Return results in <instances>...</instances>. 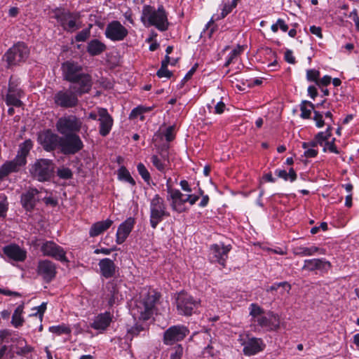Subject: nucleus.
I'll use <instances>...</instances> for the list:
<instances>
[{"label": "nucleus", "instance_id": "52", "mask_svg": "<svg viewBox=\"0 0 359 359\" xmlns=\"http://www.w3.org/2000/svg\"><path fill=\"white\" fill-rule=\"evenodd\" d=\"M90 32L89 29H83L80 31L75 36V40L77 42H83L87 40V39L90 36Z\"/></svg>", "mask_w": 359, "mask_h": 359}, {"label": "nucleus", "instance_id": "60", "mask_svg": "<svg viewBox=\"0 0 359 359\" xmlns=\"http://www.w3.org/2000/svg\"><path fill=\"white\" fill-rule=\"evenodd\" d=\"M46 302H43L40 306L34 307L32 310H37V313H39V319L40 323H42L43 314L46 310Z\"/></svg>", "mask_w": 359, "mask_h": 359}, {"label": "nucleus", "instance_id": "20", "mask_svg": "<svg viewBox=\"0 0 359 359\" xmlns=\"http://www.w3.org/2000/svg\"><path fill=\"white\" fill-rule=\"evenodd\" d=\"M255 323L259 327L269 332L276 331L280 327L279 316L272 311H269L267 316L263 315L259 318L256 319Z\"/></svg>", "mask_w": 359, "mask_h": 359}, {"label": "nucleus", "instance_id": "49", "mask_svg": "<svg viewBox=\"0 0 359 359\" xmlns=\"http://www.w3.org/2000/svg\"><path fill=\"white\" fill-rule=\"evenodd\" d=\"M283 287L287 291L291 289V285L286 281L280 283H275L266 289V292H273L277 290L279 287Z\"/></svg>", "mask_w": 359, "mask_h": 359}, {"label": "nucleus", "instance_id": "23", "mask_svg": "<svg viewBox=\"0 0 359 359\" xmlns=\"http://www.w3.org/2000/svg\"><path fill=\"white\" fill-rule=\"evenodd\" d=\"M98 116H100L97 119L100 122L99 133L101 136L106 137L111 130L114 120L105 108L98 109Z\"/></svg>", "mask_w": 359, "mask_h": 359}, {"label": "nucleus", "instance_id": "28", "mask_svg": "<svg viewBox=\"0 0 359 359\" xmlns=\"http://www.w3.org/2000/svg\"><path fill=\"white\" fill-rule=\"evenodd\" d=\"M113 314L109 311L99 313L94 318L93 323H90V327L100 332H104L113 321Z\"/></svg>", "mask_w": 359, "mask_h": 359}, {"label": "nucleus", "instance_id": "55", "mask_svg": "<svg viewBox=\"0 0 359 359\" xmlns=\"http://www.w3.org/2000/svg\"><path fill=\"white\" fill-rule=\"evenodd\" d=\"M183 355V347L178 344L173 348V352L170 355V359H182Z\"/></svg>", "mask_w": 359, "mask_h": 359}, {"label": "nucleus", "instance_id": "3", "mask_svg": "<svg viewBox=\"0 0 359 359\" xmlns=\"http://www.w3.org/2000/svg\"><path fill=\"white\" fill-rule=\"evenodd\" d=\"M53 18L57 20L60 26L62 27V29L67 32H74L82 26L79 13L57 8L53 11Z\"/></svg>", "mask_w": 359, "mask_h": 359}, {"label": "nucleus", "instance_id": "44", "mask_svg": "<svg viewBox=\"0 0 359 359\" xmlns=\"http://www.w3.org/2000/svg\"><path fill=\"white\" fill-rule=\"evenodd\" d=\"M331 130L332 127L328 126L325 131L318 133L314 137L316 142H317L319 145L323 146V143L326 142L331 136Z\"/></svg>", "mask_w": 359, "mask_h": 359}, {"label": "nucleus", "instance_id": "50", "mask_svg": "<svg viewBox=\"0 0 359 359\" xmlns=\"http://www.w3.org/2000/svg\"><path fill=\"white\" fill-rule=\"evenodd\" d=\"M293 253L296 256L309 257V247H306L303 245L297 246L293 248Z\"/></svg>", "mask_w": 359, "mask_h": 359}, {"label": "nucleus", "instance_id": "10", "mask_svg": "<svg viewBox=\"0 0 359 359\" xmlns=\"http://www.w3.org/2000/svg\"><path fill=\"white\" fill-rule=\"evenodd\" d=\"M29 50L24 42H18L10 48L5 54L9 67L25 62L28 57Z\"/></svg>", "mask_w": 359, "mask_h": 359}, {"label": "nucleus", "instance_id": "22", "mask_svg": "<svg viewBox=\"0 0 359 359\" xmlns=\"http://www.w3.org/2000/svg\"><path fill=\"white\" fill-rule=\"evenodd\" d=\"M332 267L331 263L325 258L305 259L302 269L308 271H319L327 272Z\"/></svg>", "mask_w": 359, "mask_h": 359}, {"label": "nucleus", "instance_id": "38", "mask_svg": "<svg viewBox=\"0 0 359 359\" xmlns=\"http://www.w3.org/2000/svg\"><path fill=\"white\" fill-rule=\"evenodd\" d=\"M243 46L238 44L227 55L226 62L224 65V67H227L231 64L235 63L238 56L243 53Z\"/></svg>", "mask_w": 359, "mask_h": 359}, {"label": "nucleus", "instance_id": "46", "mask_svg": "<svg viewBox=\"0 0 359 359\" xmlns=\"http://www.w3.org/2000/svg\"><path fill=\"white\" fill-rule=\"evenodd\" d=\"M137 170L139 175L142 177L143 180L148 184H150L151 180V175L147 168L142 163H139L137 165Z\"/></svg>", "mask_w": 359, "mask_h": 359}, {"label": "nucleus", "instance_id": "14", "mask_svg": "<svg viewBox=\"0 0 359 359\" xmlns=\"http://www.w3.org/2000/svg\"><path fill=\"white\" fill-rule=\"evenodd\" d=\"M40 250L44 256L50 257L61 262H68L65 250L55 242L46 241L42 243Z\"/></svg>", "mask_w": 359, "mask_h": 359}, {"label": "nucleus", "instance_id": "11", "mask_svg": "<svg viewBox=\"0 0 359 359\" xmlns=\"http://www.w3.org/2000/svg\"><path fill=\"white\" fill-rule=\"evenodd\" d=\"M63 135L60 139V149L63 154H75L83 149V142L76 133H70Z\"/></svg>", "mask_w": 359, "mask_h": 359}, {"label": "nucleus", "instance_id": "48", "mask_svg": "<svg viewBox=\"0 0 359 359\" xmlns=\"http://www.w3.org/2000/svg\"><path fill=\"white\" fill-rule=\"evenodd\" d=\"M8 209V202L4 194H0V217H5Z\"/></svg>", "mask_w": 359, "mask_h": 359}, {"label": "nucleus", "instance_id": "42", "mask_svg": "<svg viewBox=\"0 0 359 359\" xmlns=\"http://www.w3.org/2000/svg\"><path fill=\"white\" fill-rule=\"evenodd\" d=\"M49 332L54 333L57 335L62 334H70L72 332V330L69 326L62 323L58 325H53L49 327Z\"/></svg>", "mask_w": 359, "mask_h": 359}, {"label": "nucleus", "instance_id": "9", "mask_svg": "<svg viewBox=\"0 0 359 359\" xmlns=\"http://www.w3.org/2000/svg\"><path fill=\"white\" fill-rule=\"evenodd\" d=\"M55 127L61 135H67L70 133L76 134L81 130L82 121L75 115H65L58 118Z\"/></svg>", "mask_w": 359, "mask_h": 359}, {"label": "nucleus", "instance_id": "12", "mask_svg": "<svg viewBox=\"0 0 359 359\" xmlns=\"http://www.w3.org/2000/svg\"><path fill=\"white\" fill-rule=\"evenodd\" d=\"M189 332V328L184 325L170 326L163 333V343L167 346L173 345L182 341Z\"/></svg>", "mask_w": 359, "mask_h": 359}, {"label": "nucleus", "instance_id": "2", "mask_svg": "<svg viewBox=\"0 0 359 359\" xmlns=\"http://www.w3.org/2000/svg\"><path fill=\"white\" fill-rule=\"evenodd\" d=\"M140 20L146 27L154 26L161 32L166 31L169 27L168 13L162 5L157 9L150 5H144Z\"/></svg>", "mask_w": 359, "mask_h": 359}, {"label": "nucleus", "instance_id": "4", "mask_svg": "<svg viewBox=\"0 0 359 359\" xmlns=\"http://www.w3.org/2000/svg\"><path fill=\"white\" fill-rule=\"evenodd\" d=\"M170 215L164 198L159 194H155L149 201V223L151 228L156 229L157 226Z\"/></svg>", "mask_w": 359, "mask_h": 359}, {"label": "nucleus", "instance_id": "40", "mask_svg": "<svg viewBox=\"0 0 359 359\" xmlns=\"http://www.w3.org/2000/svg\"><path fill=\"white\" fill-rule=\"evenodd\" d=\"M275 175L285 181L290 180L291 182L295 181L297 177V173L292 168L289 170L288 172L285 170L276 169Z\"/></svg>", "mask_w": 359, "mask_h": 359}, {"label": "nucleus", "instance_id": "56", "mask_svg": "<svg viewBox=\"0 0 359 359\" xmlns=\"http://www.w3.org/2000/svg\"><path fill=\"white\" fill-rule=\"evenodd\" d=\"M313 120L316 122V126L317 128H322L325 125V121L323 120V114L318 111L314 110L313 111Z\"/></svg>", "mask_w": 359, "mask_h": 359}, {"label": "nucleus", "instance_id": "57", "mask_svg": "<svg viewBox=\"0 0 359 359\" xmlns=\"http://www.w3.org/2000/svg\"><path fill=\"white\" fill-rule=\"evenodd\" d=\"M335 139L334 138L332 141H327L325 142V146L323 148V151H326L328 150L329 151L334 153V154H339V151L337 149L335 144H334Z\"/></svg>", "mask_w": 359, "mask_h": 359}, {"label": "nucleus", "instance_id": "30", "mask_svg": "<svg viewBox=\"0 0 359 359\" xmlns=\"http://www.w3.org/2000/svg\"><path fill=\"white\" fill-rule=\"evenodd\" d=\"M150 159L153 165L161 173L165 174L170 168V162L168 151H162L161 156L154 154Z\"/></svg>", "mask_w": 359, "mask_h": 359}, {"label": "nucleus", "instance_id": "18", "mask_svg": "<svg viewBox=\"0 0 359 359\" xmlns=\"http://www.w3.org/2000/svg\"><path fill=\"white\" fill-rule=\"evenodd\" d=\"M231 250V245H219L218 244L212 245L210 248V259L212 262H217L222 266H226V261L228 258V254Z\"/></svg>", "mask_w": 359, "mask_h": 359}, {"label": "nucleus", "instance_id": "15", "mask_svg": "<svg viewBox=\"0 0 359 359\" xmlns=\"http://www.w3.org/2000/svg\"><path fill=\"white\" fill-rule=\"evenodd\" d=\"M61 137L48 129L38 136V142L46 151H53L60 149Z\"/></svg>", "mask_w": 359, "mask_h": 359}, {"label": "nucleus", "instance_id": "17", "mask_svg": "<svg viewBox=\"0 0 359 359\" xmlns=\"http://www.w3.org/2000/svg\"><path fill=\"white\" fill-rule=\"evenodd\" d=\"M37 275L47 283H50L56 276L57 266L50 260H39L36 268Z\"/></svg>", "mask_w": 359, "mask_h": 359}, {"label": "nucleus", "instance_id": "62", "mask_svg": "<svg viewBox=\"0 0 359 359\" xmlns=\"http://www.w3.org/2000/svg\"><path fill=\"white\" fill-rule=\"evenodd\" d=\"M331 76L325 75L321 79L319 78L318 81H317L316 86H318L319 88H321L323 86H327L331 83Z\"/></svg>", "mask_w": 359, "mask_h": 359}, {"label": "nucleus", "instance_id": "58", "mask_svg": "<svg viewBox=\"0 0 359 359\" xmlns=\"http://www.w3.org/2000/svg\"><path fill=\"white\" fill-rule=\"evenodd\" d=\"M156 75L158 78H166L170 79L172 76V73L168 69V67H161L157 71Z\"/></svg>", "mask_w": 359, "mask_h": 359}, {"label": "nucleus", "instance_id": "27", "mask_svg": "<svg viewBox=\"0 0 359 359\" xmlns=\"http://www.w3.org/2000/svg\"><path fill=\"white\" fill-rule=\"evenodd\" d=\"M107 292L105 299L107 301L108 306L113 307L118 305L123 299L117 284L114 281H109L106 285Z\"/></svg>", "mask_w": 359, "mask_h": 359}, {"label": "nucleus", "instance_id": "7", "mask_svg": "<svg viewBox=\"0 0 359 359\" xmlns=\"http://www.w3.org/2000/svg\"><path fill=\"white\" fill-rule=\"evenodd\" d=\"M29 172L39 182L48 181L54 172V163L49 159H39L31 166Z\"/></svg>", "mask_w": 359, "mask_h": 359}, {"label": "nucleus", "instance_id": "53", "mask_svg": "<svg viewBox=\"0 0 359 359\" xmlns=\"http://www.w3.org/2000/svg\"><path fill=\"white\" fill-rule=\"evenodd\" d=\"M175 126H170L166 128V130L163 133V135L167 142H172L175 138Z\"/></svg>", "mask_w": 359, "mask_h": 359}, {"label": "nucleus", "instance_id": "59", "mask_svg": "<svg viewBox=\"0 0 359 359\" xmlns=\"http://www.w3.org/2000/svg\"><path fill=\"white\" fill-rule=\"evenodd\" d=\"M326 250L315 245L309 246V257L315 255H325Z\"/></svg>", "mask_w": 359, "mask_h": 359}, {"label": "nucleus", "instance_id": "61", "mask_svg": "<svg viewBox=\"0 0 359 359\" xmlns=\"http://www.w3.org/2000/svg\"><path fill=\"white\" fill-rule=\"evenodd\" d=\"M198 68V64H195L189 70V72L186 74V75L184 76V78L182 79V81H181V86L184 85V83L185 82H187V81H189V79H191V78L192 77L193 74L195 73V72L196 71Z\"/></svg>", "mask_w": 359, "mask_h": 359}, {"label": "nucleus", "instance_id": "5", "mask_svg": "<svg viewBox=\"0 0 359 359\" xmlns=\"http://www.w3.org/2000/svg\"><path fill=\"white\" fill-rule=\"evenodd\" d=\"M19 78L12 75L8 81V88L2 97L7 106L22 107L24 105L22 98L25 97V91L20 86Z\"/></svg>", "mask_w": 359, "mask_h": 359}, {"label": "nucleus", "instance_id": "37", "mask_svg": "<svg viewBox=\"0 0 359 359\" xmlns=\"http://www.w3.org/2000/svg\"><path fill=\"white\" fill-rule=\"evenodd\" d=\"M24 310V304H21L15 309L11 319V324L15 328H18L23 325L25 322L22 316Z\"/></svg>", "mask_w": 359, "mask_h": 359}, {"label": "nucleus", "instance_id": "16", "mask_svg": "<svg viewBox=\"0 0 359 359\" xmlns=\"http://www.w3.org/2000/svg\"><path fill=\"white\" fill-rule=\"evenodd\" d=\"M128 29L118 20H113L107 24L104 35L112 41H121L128 36Z\"/></svg>", "mask_w": 359, "mask_h": 359}, {"label": "nucleus", "instance_id": "29", "mask_svg": "<svg viewBox=\"0 0 359 359\" xmlns=\"http://www.w3.org/2000/svg\"><path fill=\"white\" fill-rule=\"evenodd\" d=\"M98 266L101 276L107 279L114 277L118 271L114 261L109 258L100 259Z\"/></svg>", "mask_w": 359, "mask_h": 359}, {"label": "nucleus", "instance_id": "21", "mask_svg": "<svg viewBox=\"0 0 359 359\" xmlns=\"http://www.w3.org/2000/svg\"><path fill=\"white\" fill-rule=\"evenodd\" d=\"M62 69L64 79L69 83L75 82L80 75L85 74V73L81 72V66L74 62L67 61L64 62L62 65Z\"/></svg>", "mask_w": 359, "mask_h": 359}, {"label": "nucleus", "instance_id": "51", "mask_svg": "<svg viewBox=\"0 0 359 359\" xmlns=\"http://www.w3.org/2000/svg\"><path fill=\"white\" fill-rule=\"evenodd\" d=\"M57 176L60 179L69 180L73 176L72 170L69 168H59L57 171Z\"/></svg>", "mask_w": 359, "mask_h": 359}, {"label": "nucleus", "instance_id": "26", "mask_svg": "<svg viewBox=\"0 0 359 359\" xmlns=\"http://www.w3.org/2000/svg\"><path fill=\"white\" fill-rule=\"evenodd\" d=\"M135 219L134 217H128L118 227L116 234V243L118 245L126 241L130 232L134 228Z\"/></svg>", "mask_w": 359, "mask_h": 359}, {"label": "nucleus", "instance_id": "32", "mask_svg": "<svg viewBox=\"0 0 359 359\" xmlns=\"http://www.w3.org/2000/svg\"><path fill=\"white\" fill-rule=\"evenodd\" d=\"M39 194L36 189H30L21 195L20 202L22 206L29 212L33 210L36 205V196Z\"/></svg>", "mask_w": 359, "mask_h": 359}, {"label": "nucleus", "instance_id": "34", "mask_svg": "<svg viewBox=\"0 0 359 359\" xmlns=\"http://www.w3.org/2000/svg\"><path fill=\"white\" fill-rule=\"evenodd\" d=\"M33 144L31 140H27L19 145L18 154L15 157L22 165H25L27 163V156L29 151L32 148Z\"/></svg>", "mask_w": 359, "mask_h": 359}, {"label": "nucleus", "instance_id": "6", "mask_svg": "<svg viewBox=\"0 0 359 359\" xmlns=\"http://www.w3.org/2000/svg\"><path fill=\"white\" fill-rule=\"evenodd\" d=\"M175 302L178 314L184 316H191L201 304L199 299L184 292L177 294Z\"/></svg>", "mask_w": 359, "mask_h": 359}, {"label": "nucleus", "instance_id": "35", "mask_svg": "<svg viewBox=\"0 0 359 359\" xmlns=\"http://www.w3.org/2000/svg\"><path fill=\"white\" fill-rule=\"evenodd\" d=\"M87 52L91 56H97L102 54L107 49V46L98 39H92L87 44Z\"/></svg>", "mask_w": 359, "mask_h": 359}, {"label": "nucleus", "instance_id": "24", "mask_svg": "<svg viewBox=\"0 0 359 359\" xmlns=\"http://www.w3.org/2000/svg\"><path fill=\"white\" fill-rule=\"evenodd\" d=\"M4 255L9 259L17 262H22L27 258V251L18 244L11 243L3 248Z\"/></svg>", "mask_w": 359, "mask_h": 359}, {"label": "nucleus", "instance_id": "19", "mask_svg": "<svg viewBox=\"0 0 359 359\" xmlns=\"http://www.w3.org/2000/svg\"><path fill=\"white\" fill-rule=\"evenodd\" d=\"M241 344L243 346V352L245 355L251 356L262 351L266 345L261 338L251 337L247 341L240 339Z\"/></svg>", "mask_w": 359, "mask_h": 359}, {"label": "nucleus", "instance_id": "1", "mask_svg": "<svg viewBox=\"0 0 359 359\" xmlns=\"http://www.w3.org/2000/svg\"><path fill=\"white\" fill-rule=\"evenodd\" d=\"M161 294L151 289L142 290L139 299L135 302V306L133 309L134 315L142 320H147L153 316L156 304L159 300Z\"/></svg>", "mask_w": 359, "mask_h": 359}, {"label": "nucleus", "instance_id": "54", "mask_svg": "<svg viewBox=\"0 0 359 359\" xmlns=\"http://www.w3.org/2000/svg\"><path fill=\"white\" fill-rule=\"evenodd\" d=\"M144 328L142 325L136 323L134 326L128 330V335L133 338V337L138 335L140 332L144 330Z\"/></svg>", "mask_w": 359, "mask_h": 359}, {"label": "nucleus", "instance_id": "25", "mask_svg": "<svg viewBox=\"0 0 359 359\" xmlns=\"http://www.w3.org/2000/svg\"><path fill=\"white\" fill-rule=\"evenodd\" d=\"M93 86L91 76L88 74L80 75L75 82H72L70 86L74 87V90L77 93L78 96L88 93Z\"/></svg>", "mask_w": 359, "mask_h": 359}, {"label": "nucleus", "instance_id": "33", "mask_svg": "<svg viewBox=\"0 0 359 359\" xmlns=\"http://www.w3.org/2000/svg\"><path fill=\"white\" fill-rule=\"evenodd\" d=\"M113 224V221L110 219L106 220L97 222L92 224L89 229V236L94 238L102 234L107 229H109Z\"/></svg>", "mask_w": 359, "mask_h": 359}, {"label": "nucleus", "instance_id": "64", "mask_svg": "<svg viewBox=\"0 0 359 359\" xmlns=\"http://www.w3.org/2000/svg\"><path fill=\"white\" fill-rule=\"evenodd\" d=\"M226 109V105L222 101L218 102L214 108V113L217 114H222Z\"/></svg>", "mask_w": 359, "mask_h": 359}, {"label": "nucleus", "instance_id": "31", "mask_svg": "<svg viewBox=\"0 0 359 359\" xmlns=\"http://www.w3.org/2000/svg\"><path fill=\"white\" fill-rule=\"evenodd\" d=\"M24 166V165L15 158L11 161H6L4 162L0 166V182L10 174L19 172Z\"/></svg>", "mask_w": 359, "mask_h": 359}, {"label": "nucleus", "instance_id": "43", "mask_svg": "<svg viewBox=\"0 0 359 359\" xmlns=\"http://www.w3.org/2000/svg\"><path fill=\"white\" fill-rule=\"evenodd\" d=\"M249 309L250 316L252 317V320L254 322H255L256 319L259 318V317L262 316L265 313L264 310L257 304H251Z\"/></svg>", "mask_w": 359, "mask_h": 359}, {"label": "nucleus", "instance_id": "41", "mask_svg": "<svg viewBox=\"0 0 359 359\" xmlns=\"http://www.w3.org/2000/svg\"><path fill=\"white\" fill-rule=\"evenodd\" d=\"M118 179L128 182L133 186L135 185V180L131 177L130 172L125 166H121L118 170Z\"/></svg>", "mask_w": 359, "mask_h": 359}, {"label": "nucleus", "instance_id": "13", "mask_svg": "<svg viewBox=\"0 0 359 359\" xmlns=\"http://www.w3.org/2000/svg\"><path fill=\"white\" fill-rule=\"evenodd\" d=\"M170 207L172 210L178 213L185 212L187 210L184 207V203H189L191 205H194L199 199V196L196 194H187L186 198H183L184 194L180 190L172 191Z\"/></svg>", "mask_w": 359, "mask_h": 359}, {"label": "nucleus", "instance_id": "63", "mask_svg": "<svg viewBox=\"0 0 359 359\" xmlns=\"http://www.w3.org/2000/svg\"><path fill=\"white\" fill-rule=\"evenodd\" d=\"M285 60L290 64H295L296 60L291 50H287L284 55Z\"/></svg>", "mask_w": 359, "mask_h": 359}, {"label": "nucleus", "instance_id": "36", "mask_svg": "<svg viewBox=\"0 0 359 359\" xmlns=\"http://www.w3.org/2000/svg\"><path fill=\"white\" fill-rule=\"evenodd\" d=\"M16 354L21 356H27L29 353L34 351V348L28 345L27 341L22 337L16 339Z\"/></svg>", "mask_w": 359, "mask_h": 359}, {"label": "nucleus", "instance_id": "8", "mask_svg": "<svg viewBox=\"0 0 359 359\" xmlns=\"http://www.w3.org/2000/svg\"><path fill=\"white\" fill-rule=\"evenodd\" d=\"M53 101L57 107L69 109L76 107L79 104V96L70 86L57 91L53 95Z\"/></svg>", "mask_w": 359, "mask_h": 359}, {"label": "nucleus", "instance_id": "47", "mask_svg": "<svg viewBox=\"0 0 359 359\" xmlns=\"http://www.w3.org/2000/svg\"><path fill=\"white\" fill-rule=\"evenodd\" d=\"M320 73L316 69H309L306 70V78L309 82H314L316 84L319 79Z\"/></svg>", "mask_w": 359, "mask_h": 359}, {"label": "nucleus", "instance_id": "39", "mask_svg": "<svg viewBox=\"0 0 359 359\" xmlns=\"http://www.w3.org/2000/svg\"><path fill=\"white\" fill-rule=\"evenodd\" d=\"M315 105L310 101L304 100L300 104L301 118L304 119L310 118L311 111H314Z\"/></svg>", "mask_w": 359, "mask_h": 359}, {"label": "nucleus", "instance_id": "45", "mask_svg": "<svg viewBox=\"0 0 359 359\" xmlns=\"http://www.w3.org/2000/svg\"><path fill=\"white\" fill-rule=\"evenodd\" d=\"M233 8L229 5V3H225L223 5V8L222 9V12L220 15H218L217 18H215V16H212L210 20L208 22L207 27L209 26L211 23H213L215 20H219L221 19L224 18L228 14L231 13L233 11Z\"/></svg>", "mask_w": 359, "mask_h": 359}]
</instances>
